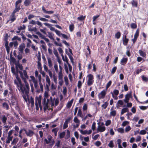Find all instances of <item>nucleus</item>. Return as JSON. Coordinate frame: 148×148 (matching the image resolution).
<instances>
[{"label": "nucleus", "instance_id": "obj_6", "mask_svg": "<svg viewBox=\"0 0 148 148\" xmlns=\"http://www.w3.org/2000/svg\"><path fill=\"white\" fill-rule=\"evenodd\" d=\"M132 98L131 92L127 93L125 95V99L123 100L124 102L125 103L129 102L130 98Z\"/></svg>", "mask_w": 148, "mask_h": 148}, {"label": "nucleus", "instance_id": "obj_62", "mask_svg": "<svg viewBox=\"0 0 148 148\" xmlns=\"http://www.w3.org/2000/svg\"><path fill=\"white\" fill-rule=\"evenodd\" d=\"M65 135V132H61L59 135V137L60 138H63L64 136Z\"/></svg>", "mask_w": 148, "mask_h": 148}, {"label": "nucleus", "instance_id": "obj_23", "mask_svg": "<svg viewBox=\"0 0 148 148\" xmlns=\"http://www.w3.org/2000/svg\"><path fill=\"white\" fill-rule=\"evenodd\" d=\"M113 107H112L111 108L110 110L112 111L110 112V115L111 116H115L116 115V112L115 110H113Z\"/></svg>", "mask_w": 148, "mask_h": 148}, {"label": "nucleus", "instance_id": "obj_32", "mask_svg": "<svg viewBox=\"0 0 148 148\" xmlns=\"http://www.w3.org/2000/svg\"><path fill=\"white\" fill-rule=\"evenodd\" d=\"M121 33L119 31L116 33L115 34V37L117 39H119L121 36Z\"/></svg>", "mask_w": 148, "mask_h": 148}, {"label": "nucleus", "instance_id": "obj_54", "mask_svg": "<svg viewBox=\"0 0 148 148\" xmlns=\"http://www.w3.org/2000/svg\"><path fill=\"white\" fill-rule=\"evenodd\" d=\"M117 67L116 66L114 67L112 69L111 73L112 74H114L115 72L116 69H117Z\"/></svg>", "mask_w": 148, "mask_h": 148}, {"label": "nucleus", "instance_id": "obj_34", "mask_svg": "<svg viewBox=\"0 0 148 148\" xmlns=\"http://www.w3.org/2000/svg\"><path fill=\"white\" fill-rule=\"evenodd\" d=\"M34 85V86L35 88L37 89V92H40V90L39 89H38V82L37 81H35L34 82H33Z\"/></svg>", "mask_w": 148, "mask_h": 148}, {"label": "nucleus", "instance_id": "obj_46", "mask_svg": "<svg viewBox=\"0 0 148 148\" xmlns=\"http://www.w3.org/2000/svg\"><path fill=\"white\" fill-rule=\"evenodd\" d=\"M30 26V25H29L28 26V29H29V31H31L36 32V31L37 30V29L36 27H34L33 28H32L31 27H29Z\"/></svg>", "mask_w": 148, "mask_h": 148}, {"label": "nucleus", "instance_id": "obj_11", "mask_svg": "<svg viewBox=\"0 0 148 148\" xmlns=\"http://www.w3.org/2000/svg\"><path fill=\"white\" fill-rule=\"evenodd\" d=\"M22 0H17V1L15 3V9L19 11L20 10V5H19V4L22 2Z\"/></svg>", "mask_w": 148, "mask_h": 148}, {"label": "nucleus", "instance_id": "obj_51", "mask_svg": "<svg viewBox=\"0 0 148 148\" xmlns=\"http://www.w3.org/2000/svg\"><path fill=\"white\" fill-rule=\"evenodd\" d=\"M112 82L111 80L109 81L108 83L106 85V90L108 89L110 87L112 84Z\"/></svg>", "mask_w": 148, "mask_h": 148}, {"label": "nucleus", "instance_id": "obj_47", "mask_svg": "<svg viewBox=\"0 0 148 148\" xmlns=\"http://www.w3.org/2000/svg\"><path fill=\"white\" fill-rule=\"evenodd\" d=\"M77 115L78 116H79L82 118H83V115L81 109H79Z\"/></svg>", "mask_w": 148, "mask_h": 148}, {"label": "nucleus", "instance_id": "obj_53", "mask_svg": "<svg viewBox=\"0 0 148 148\" xmlns=\"http://www.w3.org/2000/svg\"><path fill=\"white\" fill-rule=\"evenodd\" d=\"M18 40L19 41H21V38H20L18 37L17 36H14V37L12 39V40Z\"/></svg>", "mask_w": 148, "mask_h": 148}, {"label": "nucleus", "instance_id": "obj_63", "mask_svg": "<svg viewBox=\"0 0 148 148\" xmlns=\"http://www.w3.org/2000/svg\"><path fill=\"white\" fill-rule=\"evenodd\" d=\"M96 123L95 122H94L93 123L92 125V129L93 130V131H94L96 128Z\"/></svg>", "mask_w": 148, "mask_h": 148}, {"label": "nucleus", "instance_id": "obj_49", "mask_svg": "<svg viewBox=\"0 0 148 148\" xmlns=\"http://www.w3.org/2000/svg\"><path fill=\"white\" fill-rule=\"evenodd\" d=\"M108 105V103L107 102H106L104 104L102 105L101 107L103 109H105L107 108Z\"/></svg>", "mask_w": 148, "mask_h": 148}, {"label": "nucleus", "instance_id": "obj_7", "mask_svg": "<svg viewBox=\"0 0 148 148\" xmlns=\"http://www.w3.org/2000/svg\"><path fill=\"white\" fill-rule=\"evenodd\" d=\"M128 33V32L127 31V33L125 34L124 37H123L122 40L123 41V44L125 46H127L128 43L129 39L127 38V35Z\"/></svg>", "mask_w": 148, "mask_h": 148}, {"label": "nucleus", "instance_id": "obj_19", "mask_svg": "<svg viewBox=\"0 0 148 148\" xmlns=\"http://www.w3.org/2000/svg\"><path fill=\"white\" fill-rule=\"evenodd\" d=\"M2 107L3 109L6 110H8L9 109V106L8 104L6 102H3L2 103Z\"/></svg>", "mask_w": 148, "mask_h": 148}, {"label": "nucleus", "instance_id": "obj_16", "mask_svg": "<svg viewBox=\"0 0 148 148\" xmlns=\"http://www.w3.org/2000/svg\"><path fill=\"white\" fill-rule=\"evenodd\" d=\"M128 58L123 57L121 60L120 64L123 65H125L127 63Z\"/></svg>", "mask_w": 148, "mask_h": 148}, {"label": "nucleus", "instance_id": "obj_2", "mask_svg": "<svg viewBox=\"0 0 148 148\" xmlns=\"http://www.w3.org/2000/svg\"><path fill=\"white\" fill-rule=\"evenodd\" d=\"M42 98V96L41 95H39V96H36L35 98V105L36 106V109L37 110H39V107L40 110L42 109V106L41 105V101Z\"/></svg>", "mask_w": 148, "mask_h": 148}, {"label": "nucleus", "instance_id": "obj_52", "mask_svg": "<svg viewBox=\"0 0 148 148\" xmlns=\"http://www.w3.org/2000/svg\"><path fill=\"white\" fill-rule=\"evenodd\" d=\"M70 132L69 130H68L67 131V134L65 137V139H68L70 137Z\"/></svg>", "mask_w": 148, "mask_h": 148}, {"label": "nucleus", "instance_id": "obj_14", "mask_svg": "<svg viewBox=\"0 0 148 148\" xmlns=\"http://www.w3.org/2000/svg\"><path fill=\"white\" fill-rule=\"evenodd\" d=\"M71 120V118L70 117L68 118L67 119H66L65 120V122L63 126V129H65L66 128L68 127V122H69Z\"/></svg>", "mask_w": 148, "mask_h": 148}, {"label": "nucleus", "instance_id": "obj_39", "mask_svg": "<svg viewBox=\"0 0 148 148\" xmlns=\"http://www.w3.org/2000/svg\"><path fill=\"white\" fill-rule=\"evenodd\" d=\"M94 82V80H88L87 81V85L88 86H91L92 85Z\"/></svg>", "mask_w": 148, "mask_h": 148}, {"label": "nucleus", "instance_id": "obj_13", "mask_svg": "<svg viewBox=\"0 0 148 148\" xmlns=\"http://www.w3.org/2000/svg\"><path fill=\"white\" fill-rule=\"evenodd\" d=\"M25 131V133L28 136L31 137L34 134V132L30 130H28V131L26 130Z\"/></svg>", "mask_w": 148, "mask_h": 148}, {"label": "nucleus", "instance_id": "obj_45", "mask_svg": "<svg viewBox=\"0 0 148 148\" xmlns=\"http://www.w3.org/2000/svg\"><path fill=\"white\" fill-rule=\"evenodd\" d=\"M141 78L143 81L145 82H148V77H145L144 75L141 76Z\"/></svg>", "mask_w": 148, "mask_h": 148}, {"label": "nucleus", "instance_id": "obj_22", "mask_svg": "<svg viewBox=\"0 0 148 148\" xmlns=\"http://www.w3.org/2000/svg\"><path fill=\"white\" fill-rule=\"evenodd\" d=\"M1 120L2 122L3 123L4 125H5L6 124V121L7 120V118L5 116V115H3L2 116Z\"/></svg>", "mask_w": 148, "mask_h": 148}, {"label": "nucleus", "instance_id": "obj_33", "mask_svg": "<svg viewBox=\"0 0 148 148\" xmlns=\"http://www.w3.org/2000/svg\"><path fill=\"white\" fill-rule=\"evenodd\" d=\"M13 136H8L7 137V140L6 141V143L7 144H9L10 143V141H11L12 140Z\"/></svg>", "mask_w": 148, "mask_h": 148}, {"label": "nucleus", "instance_id": "obj_1", "mask_svg": "<svg viewBox=\"0 0 148 148\" xmlns=\"http://www.w3.org/2000/svg\"><path fill=\"white\" fill-rule=\"evenodd\" d=\"M15 75L18 82V84L17 83H16V82H15L16 84L17 85L18 90L19 91L21 90L23 94L25 93V95H27L29 93V84L26 81L25 82V86L23 84H22L20 78L18 77V75Z\"/></svg>", "mask_w": 148, "mask_h": 148}, {"label": "nucleus", "instance_id": "obj_50", "mask_svg": "<svg viewBox=\"0 0 148 148\" xmlns=\"http://www.w3.org/2000/svg\"><path fill=\"white\" fill-rule=\"evenodd\" d=\"M130 25L131 28L133 29L136 28L137 27L136 24L134 23H132Z\"/></svg>", "mask_w": 148, "mask_h": 148}, {"label": "nucleus", "instance_id": "obj_4", "mask_svg": "<svg viewBox=\"0 0 148 148\" xmlns=\"http://www.w3.org/2000/svg\"><path fill=\"white\" fill-rule=\"evenodd\" d=\"M19 11L14 9L11 15L10 16L9 21H11V23L14 22L16 19L15 14L17 12H19Z\"/></svg>", "mask_w": 148, "mask_h": 148}, {"label": "nucleus", "instance_id": "obj_17", "mask_svg": "<svg viewBox=\"0 0 148 148\" xmlns=\"http://www.w3.org/2000/svg\"><path fill=\"white\" fill-rule=\"evenodd\" d=\"M42 10L44 13L48 14H53L54 12L53 11L46 10L45 7L43 6L42 7Z\"/></svg>", "mask_w": 148, "mask_h": 148}, {"label": "nucleus", "instance_id": "obj_42", "mask_svg": "<svg viewBox=\"0 0 148 148\" xmlns=\"http://www.w3.org/2000/svg\"><path fill=\"white\" fill-rule=\"evenodd\" d=\"M46 81L49 85H50L51 84V81L50 80L49 77V76L47 75L46 78Z\"/></svg>", "mask_w": 148, "mask_h": 148}, {"label": "nucleus", "instance_id": "obj_55", "mask_svg": "<svg viewBox=\"0 0 148 148\" xmlns=\"http://www.w3.org/2000/svg\"><path fill=\"white\" fill-rule=\"evenodd\" d=\"M108 146L110 148H113L114 147V143L112 140H111L110 141Z\"/></svg>", "mask_w": 148, "mask_h": 148}, {"label": "nucleus", "instance_id": "obj_31", "mask_svg": "<svg viewBox=\"0 0 148 148\" xmlns=\"http://www.w3.org/2000/svg\"><path fill=\"white\" fill-rule=\"evenodd\" d=\"M59 130V128L58 127H56L53 129L52 130V132L54 133L55 136H57V132Z\"/></svg>", "mask_w": 148, "mask_h": 148}, {"label": "nucleus", "instance_id": "obj_58", "mask_svg": "<svg viewBox=\"0 0 148 148\" xmlns=\"http://www.w3.org/2000/svg\"><path fill=\"white\" fill-rule=\"evenodd\" d=\"M24 75L25 77V79H28V76L27 73L26 71L25 70H24L23 71Z\"/></svg>", "mask_w": 148, "mask_h": 148}, {"label": "nucleus", "instance_id": "obj_40", "mask_svg": "<svg viewBox=\"0 0 148 148\" xmlns=\"http://www.w3.org/2000/svg\"><path fill=\"white\" fill-rule=\"evenodd\" d=\"M86 18V16H83L82 15H81V16L79 17H78L77 19L79 21H82L84 20L85 18Z\"/></svg>", "mask_w": 148, "mask_h": 148}, {"label": "nucleus", "instance_id": "obj_61", "mask_svg": "<svg viewBox=\"0 0 148 148\" xmlns=\"http://www.w3.org/2000/svg\"><path fill=\"white\" fill-rule=\"evenodd\" d=\"M76 123H79V120L78 119L77 117L75 116L73 120Z\"/></svg>", "mask_w": 148, "mask_h": 148}, {"label": "nucleus", "instance_id": "obj_57", "mask_svg": "<svg viewBox=\"0 0 148 148\" xmlns=\"http://www.w3.org/2000/svg\"><path fill=\"white\" fill-rule=\"evenodd\" d=\"M55 32L58 36L60 37H61V34H62V33H60V31L56 29V30H55Z\"/></svg>", "mask_w": 148, "mask_h": 148}, {"label": "nucleus", "instance_id": "obj_26", "mask_svg": "<svg viewBox=\"0 0 148 148\" xmlns=\"http://www.w3.org/2000/svg\"><path fill=\"white\" fill-rule=\"evenodd\" d=\"M110 93L114 96H117L119 93V91L118 90L115 89L113 92H111Z\"/></svg>", "mask_w": 148, "mask_h": 148}, {"label": "nucleus", "instance_id": "obj_29", "mask_svg": "<svg viewBox=\"0 0 148 148\" xmlns=\"http://www.w3.org/2000/svg\"><path fill=\"white\" fill-rule=\"evenodd\" d=\"M67 49H66V53L68 55V56L69 57V59H70L71 63H74L73 58V57H72V56L71 54H70L69 53H67Z\"/></svg>", "mask_w": 148, "mask_h": 148}, {"label": "nucleus", "instance_id": "obj_20", "mask_svg": "<svg viewBox=\"0 0 148 148\" xmlns=\"http://www.w3.org/2000/svg\"><path fill=\"white\" fill-rule=\"evenodd\" d=\"M106 130V127L105 126H99V127L97 128L98 131L101 132H102Z\"/></svg>", "mask_w": 148, "mask_h": 148}, {"label": "nucleus", "instance_id": "obj_12", "mask_svg": "<svg viewBox=\"0 0 148 148\" xmlns=\"http://www.w3.org/2000/svg\"><path fill=\"white\" fill-rule=\"evenodd\" d=\"M25 47V45L24 43H22L19 46L18 48V50L21 53H23V50Z\"/></svg>", "mask_w": 148, "mask_h": 148}, {"label": "nucleus", "instance_id": "obj_60", "mask_svg": "<svg viewBox=\"0 0 148 148\" xmlns=\"http://www.w3.org/2000/svg\"><path fill=\"white\" fill-rule=\"evenodd\" d=\"M11 103L10 104V105L11 106H12L15 105L17 102V101H15L13 100H11Z\"/></svg>", "mask_w": 148, "mask_h": 148}, {"label": "nucleus", "instance_id": "obj_9", "mask_svg": "<svg viewBox=\"0 0 148 148\" xmlns=\"http://www.w3.org/2000/svg\"><path fill=\"white\" fill-rule=\"evenodd\" d=\"M106 90H104L102 91L101 92L98 94V96L100 99L104 98L106 94Z\"/></svg>", "mask_w": 148, "mask_h": 148}, {"label": "nucleus", "instance_id": "obj_30", "mask_svg": "<svg viewBox=\"0 0 148 148\" xmlns=\"http://www.w3.org/2000/svg\"><path fill=\"white\" fill-rule=\"evenodd\" d=\"M131 3L133 7H134L136 8L137 7L138 2L137 1H135L134 0H132Z\"/></svg>", "mask_w": 148, "mask_h": 148}, {"label": "nucleus", "instance_id": "obj_36", "mask_svg": "<svg viewBox=\"0 0 148 148\" xmlns=\"http://www.w3.org/2000/svg\"><path fill=\"white\" fill-rule=\"evenodd\" d=\"M23 53H21V52H18V54L17 56L18 60V62L19 61L21 60L23 58Z\"/></svg>", "mask_w": 148, "mask_h": 148}, {"label": "nucleus", "instance_id": "obj_25", "mask_svg": "<svg viewBox=\"0 0 148 148\" xmlns=\"http://www.w3.org/2000/svg\"><path fill=\"white\" fill-rule=\"evenodd\" d=\"M73 99H72L71 100V101L68 102L66 105V106L68 108H69L71 107L72 104L73 103Z\"/></svg>", "mask_w": 148, "mask_h": 148}, {"label": "nucleus", "instance_id": "obj_41", "mask_svg": "<svg viewBox=\"0 0 148 148\" xmlns=\"http://www.w3.org/2000/svg\"><path fill=\"white\" fill-rule=\"evenodd\" d=\"M128 109L127 108H125L122 109L121 112V114L122 115L126 112H127L128 111Z\"/></svg>", "mask_w": 148, "mask_h": 148}, {"label": "nucleus", "instance_id": "obj_64", "mask_svg": "<svg viewBox=\"0 0 148 148\" xmlns=\"http://www.w3.org/2000/svg\"><path fill=\"white\" fill-rule=\"evenodd\" d=\"M82 86V83L81 81L79 80L78 82L77 87L78 88L80 89L81 88Z\"/></svg>", "mask_w": 148, "mask_h": 148}, {"label": "nucleus", "instance_id": "obj_27", "mask_svg": "<svg viewBox=\"0 0 148 148\" xmlns=\"http://www.w3.org/2000/svg\"><path fill=\"white\" fill-rule=\"evenodd\" d=\"M63 76H61L59 77V76H58V80L59 81V84L60 86H62L63 84Z\"/></svg>", "mask_w": 148, "mask_h": 148}, {"label": "nucleus", "instance_id": "obj_38", "mask_svg": "<svg viewBox=\"0 0 148 148\" xmlns=\"http://www.w3.org/2000/svg\"><path fill=\"white\" fill-rule=\"evenodd\" d=\"M87 77H88V80H94V77L92 75V74H89L87 75Z\"/></svg>", "mask_w": 148, "mask_h": 148}, {"label": "nucleus", "instance_id": "obj_48", "mask_svg": "<svg viewBox=\"0 0 148 148\" xmlns=\"http://www.w3.org/2000/svg\"><path fill=\"white\" fill-rule=\"evenodd\" d=\"M18 141V139L17 138H15L12 142L11 144L12 145H15Z\"/></svg>", "mask_w": 148, "mask_h": 148}, {"label": "nucleus", "instance_id": "obj_3", "mask_svg": "<svg viewBox=\"0 0 148 148\" xmlns=\"http://www.w3.org/2000/svg\"><path fill=\"white\" fill-rule=\"evenodd\" d=\"M8 34H6L4 36V45L5 47L7 52L8 54L9 53L10 51V47L8 46Z\"/></svg>", "mask_w": 148, "mask_h": 148}, {"label": "nucleus", "instance_id": "obj_10", "mask_svg": "<svg viewBox=\"0 0 148 148\" xmlns=\"http://www.w3.org/2000/svg\"><path fill=\"white\" fill-rule=\"evenodd\" d=\"M46 98H44L43 102V104L44 106V110H45L46 109H47L48 102L49 101V99H47V101H46Z\"/></svg>", "mask_w": 148, "mask_h": 148}, {"label": "nucleus", "instance_id": "obj_15", "mask_svg": "<svg viewBox=\"0 0 148 148\" xmlns=\"http://www.w3.org/2000/svg\"><path fill=\"white\" fill-rule=\"evenodd\" d=\"M29 103L30 104H31V107L32 108H33L34 107V99L32 97H31L30 98V99H29V98H28V99Z\"/></svg>", "mask_w": 148, "mask_h": 148}, {"label": "nucleus", "instance_id": "obj_43", "mask_svg": "<svg viewBox=\"0 0 148 148\" xmlns=\"http://www.w3.org/2000/svg\"><path fill=\"white\" fill-rule=\"evenodd\" d=\"M89 117L91 118L92 117V115L90 114H88L85 116L83 117L82 118V121H85L87 118V117Z\"/></svg>", "mask_w": 148, "mask_h": 148}, {"label": "nucleus", "instance_id": "obj_5", "mask_svg": "<svg viewBox=\"0 0 148 148\" xmlns=\"http://www.w3.org/2000/svg\"><path fill=\"white\" fill-rule=\"evenodd\" d=\"M139 35V30L138 29H137L136 32L134 36V38L132 39V45H134L135 42H136L138 38Z\"/></svg>", "mask_w": 148, "mask_h": 148}, {"label": "nucleus", "instance_id": "obj_44", "mask_svg": "<svg viewBox=\"0 0 148 148\" xmlns=\"http://www.w3.org/2000/svg\"><path fill=\"white\" fill-rule=\"evenodd\" d=\"M18 73L20 74V76L22 80H23L24 82H25L26 80V79L25 78V77H23V73L22 71H18Z\"/></svg>", "mask_w": 148, "mask_h": 148}, {"label": "nucleus", "instance_id": "obj_56", "mask_svg": "<svg viewBox=\"0 0 148 148\" xmlns=\"http://www.w3.org/2000/svg\"><path fill=\"white\" fill-rule=\"evenodd\" d=\"M93 61L92 60L91 62H90L88 65V70H90L92 67V64Z\"/></svg>", "mask_w": 148, "mask_h": 148}, {"label": "nucleus", "instance_id": "obj_28", "mask_svg": "<svg viewBox=\"0 0 148 148\" xmlns=\"http://www.w3.org/2000/svg\"><path fill=\"white\" fill-rule=\"evenodd\" d=\"M59 67L60 71L58 73V75L59 76V77H60L61 76H63L62 73V68L60 65H59Z\"/></svg>", "mask_w": 148, "mask_h": 148}, {"label": "nucleus", "instance_id": "obj_37", "mask_svg": "<svg viewBox=\"0 0 148 148\" xmlns=\"http://www.w3.org/2000/svg\"><path fill=\"white\" fill-rule=\"evenodd\" d=\"M75 26L73 24H71L69 26V29L70 32H73Z\"/></svg>", "mask_w": 148, "mask_h": 148}, {"label": "nucleus", "instance_id": "obj_18", "mask_svg": "<svg viewBox=\"0 0 148 148\" xmlns=\"http://www.w3.org/2000/svg\"><path fill=\"white\" fill-rule=\"evenodd\" d=\"M32 0H25L24 4L25 6L28 7L30 5Z\"/></svg>", "mask_w": 148, "mask_h": 148}, {"label": "nucleus", "instance_id": "obj_59", "mask_svg": "<svg viewBox=\"0 0 148 148\" xmlns=\"http://www.w3.org/2000/svg\"><path fill=\"white\" fill-rule=\"evenodd\" d=\"M38 64V68L39 70H41L42 69V67L41 66V62H37Z\"/></svg>", "mask_w": 148, "mask_h": 148}, {"label": "nucleus", "instance_id": "obj_8", "mask_svg": "<svg viewBox=\"0 0 148 148\" xmlns=\"http://www.w3.org/2000/svg\"><path fill=\"white\" fill-rule=\"evenodd\" d=\"M11 72L13 73V75H18V71H19L18 70V68L17 66H16V71H15V68L14 66H12L11 67Z\"/></svg>", "mask_w": 148, "mask_h": 148}, {"label": "nucleus", "instance_id": "obj_35", "mask_svg": "<svg viewBox=\"0 0 148 148\" xmlns=\"http://www.w3.org/2000/svg\"><path fill=\"white\" fill-rule=\"evenodd\" d=\"M47 59L48 63V66L49 67H51L52 66L51 60V58L49 57H48Z\"/></svg>", "mask_w": 148, "mask_h": 148}, {"label": "nucleus", "instance_id": "obj_24", "mask_svg": "<svg viewBox=\"0 0 148 148\" xmlns=\"http://www.w3.org/2000/svg\"><path fill=\"white\" fill-rule=\"evenodd\" d=\"M61 56L63 60L66 63H67V64L69 63L68 62L69 60L66 56V55H65V57H64L63 55L62 54Z\"/></svg>", "mask_w": 148, "mask_h": 148}, {"label": "nucleus", "instance_id": "obj_21", "mask_svg": "<svg viewBox=\"0 0 148 148\" xmlns=\"http://www.w3.org/2000/svg\"><path fill=\"white\" fill-rule=\"evenodd\" d=\"M138 52L140 55L143 57H146V54L145 52L141 50H139L138 51Z\"/></svg>", "mask_w": 148, "mask_h": 148}]
</instances>
